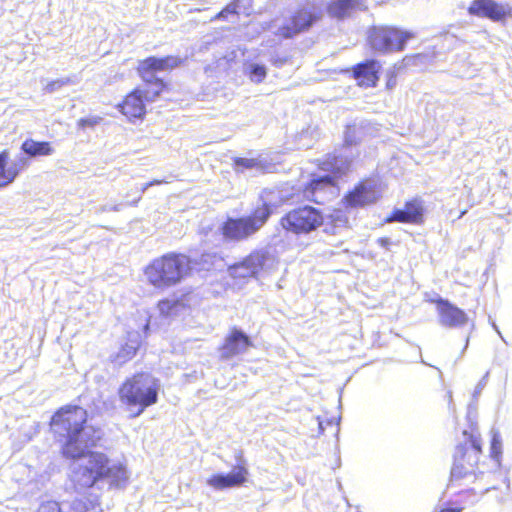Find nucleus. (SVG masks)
<instances>
[{"label":"nucleus","instance_id":"obj_12","mask_svg":"<svg viewBox=\"0 0 512 512\" xmlns=\"http://www.w3.org/2000/svg\"><path fill=\"white\" fill-rule=\"evenodd\" d=\"M320 17V13L312 9L298 8L291 14L289 21L278 28L275 35L280 40L294 38L298 34L308 31Z\"/></svg>","mask_w":512,"mask_h":512},{"label":"nucleus","instance_id":"obj_34","mask_svg":"<svg viewBox=\"0 0 512 512\" xmlns=\"http://www.w3.org/2000/svg\"><path fill=\"white\" fill-rule=\"evenodd\" d=\"M235 167H241L244 169H251L257 165V162L255 159H248V158H242V157H236L233 160Z\"/></svg>","mask_w":512,"mask_h":512},{"label":"nucleus","instance_id":"obj_36","mask_svg":"<svg viewBox=\"0 0 512 512\" xmlns=\"http://www.w3.org/2000/svg\"><path fill=\"white\" fill-rule=\"evenodd\" d=\"M377 243L384 248H388L391 245V240L388 237H382L377 239Z\"/></svg>","mask_w":512,"mask_h":512},{"label":"nucleus","instance_id":"obj_7","mask_svg":"<svg viewBox=\"0 0 512 512\" xmlns=\"http://www.w3.org/2000/svg\"><path fill=\"white\" fill-rule=\"evenodd\" d=\"M415 37L416 33L411 30L394 25H378L368 29L366 45L370 52L385 55L404 51L407 42Z\"/></svg>","mask_w":512,"mask_h":512},{"label":"nucleus","instance_id":"obj_1","mask_svg":"<svg viewBox=\"0 0 512 512\" xmlns=\"http://www.w3.org/2000/svg\"><path fill=\"white\" fill-rule=\"evenodd\" d=\"M88 411L74 404L58 408L52 415L49 426L60 439L61 454L68 459H80L85 449L96 447L103 438L101 428L88 426Z\"/></svg>","mask_w":512,"mask_h":512},{"label":"nucleus","instance_id":"obj_35","mask_svg":"<svg viewBox=\"0 0 512 512\" xmlns=\"http://www.w3.org/2000/svg\"><path fill=\"white\" fill-rule=\"evenodd\" d=\"M80 512H100L99 504L94 502H89L83 506V509Z\"/></svg>","mask_w":512,"mask_h":512},{"label":"nucleus","instance_id":"obj_9","mask_svg":"<svg viewBox=\"0 0 512 512\" xmlns=\"http://www.w3.org/2000/svg\"><path fill=\"white\" fill-rule=\"evenodd\" d=\"M325 223L324 213L311 205H300L288 210L280 219V227L295 236L308 235L319 230Z\"/></svg>","mask_w":512,"mask_h":512},{"label":"nucleus","instance_id":"obj_19","mask_svg":"<svg viewBox=\"0 0 512 512\" xmlns=\"http://www.w3.org/2000/svg\"><path fill=\"white\" fill-rule=\"evenodd\" d=\"M338 182L333 176L312 175L311 179L302 187L301 193L305 200L320 204L321 198L332 188H337Z\"/></svg>","mask_w":512,"mask_h":512},{"label":"nucleus","instance_id":"obj_40","mask_svg":"<svg viewBox=\"0 0 512 512\" xmlns=\"http://www.w3.org/2000/svg\"><path fill=\"white\" fill-rule=\"evenodd\" d=\"M467 492L472 493V494H475V492H474V490H473V489H470V490H468Z\"/></svg>","mask_w":512,"mask_h":512},{"label":"nucleus","instance_id":"obj_18","mask_svg":"<svg viewBox=\"0 0 512 512\" xmlns=\"http://www.w3.org/2000/svg\"><path fill=\"white\" fill-rule=\"evenodd\" d=\"M248 469L245 463H238L231 473L214 474L207 480V484L216 490H224L233 487H240L248 480Z\"/></svg>","mask_w":512,"mask_h":512},{"label":"nucleus","instance_id":"obj_28","mask_svg":"<svg viewBox=\"0 0 512 512\" xmlns=\"http://www.w3.org/2000/svg\"><path fill=\"white\" fill-rule=\"evenodd\" d=\"M238 8L239 0H231L221 11L211 18V21L226 20L229 15H237Z\"/></svg>","mask_w":512,"mask_h":512},{"label":"nucleus","instance_id":"obj_33","mask_svg":"<svg viewBox=\"0 0 512 512\" xmlns=\"http://www.w3.org/2000/svg\"><path fill=\"white\" fill-rule=\"evenodd\" d=\"M36 512H62L60 504L56 501L49 500L43 502L37 509Z\"/></svg>","mask_w":512,"mask_h":512},{"label":"nucleus","instance_id":"obj_29","mask_svg":"<svg viewBox=\"0 0 512 512\" xmlns=\"http://www.w3.org/2000/svg\"><path fill=\"white\" fill-rule=\"evenodd\" d=\"M267 75L266 68L263 65L253 64L249 69V77L252 81L261 83Z\"/></svg>","mask_w":512,"mask_h":512},{"label":"nucleus","instance_id":"obj_11","mask_svg":"<svg viewBox=\"0 0 512 512\" xmlns=\"http://www.w3.org/2000/svg\"><path fill=\"white\" fill-rule=\"evenodd\" d=\"M182 63L183 59L176 55L148 56L138 62L136 73L145 86L150 88V81L164 80L163 78L155 77V74L172 71L182 65Z\"/></svg>","mask_w":512,"mask_h":512},{"label":"nucleus","instance_id":"obj_24","mask_svg":"<svg viewBox=\"0 0 512 512\" xmlns=\"http://www.w3.org/2000/svg\"><path fill=\"white\" fill-rule=\"evenodd\" d=\"M21 149L31 157L47 156L53 153L51 143L48 141L38 142L32 139H27L22 143Z\"/></svg>","mask_w":512,"mask_h":512},{"label":"nucleus","instance_id":"obj_14","mask_svg":"<svg viewBox=\"0 0 512 512\" xmlns=\"http://www.w3.org/2000/svg\"><path fill=\"white\" fill-rule=\"evenodd\" d=\"M467 12L470 16L487 18L493 22H502L511 16V8L495 0H472Z\"/></svg>","mask_w":512,"mask_h":512},{"label":"nucleus","instance_id":"obj_8","mask_svg":"<svg viewBox=\"0 0 512 512\" xmlns=\"http://www.w3.org/2000/svg\"><path fill=\"white\" fill-rule=\"evenodd\" d=\"M149 87L136 86L117 105L119 112L129 121L143 120L146 113V103L154 102L169 90L165 80H152Z\"/></svg>","mask_w":512,"mask_h":512},{"label":"nucleus","instance_id":"obj_30","mask_svg":"<svg viewBox=\"0 0 512 512\" xmlns=\"http://www.w3.org/2000/svg\"><path fill=\"white\" fill-rule=\"evenodd\" d=\"M385 89L388 91L393 90L397 86L398 81V68L394 65L392 68L385 72Z\"/></svg>","mask_w":512,"mask_h":512},{"label":"nucleus","instance_id":"obj_6","mask_svg":"<svg viewBox=\"0 0 512 512\" xmlns=\"http://www.w3.org/2000/svg\"><path fill=\"white\" fill-rule=\"evenodd\" d=\"M273 205L263 202L249 215L241 217H227L220 226V233L225 240L243 241L256 234L273 214Z\"/></svg>","mask_w":512,"mask_h":512},{"label":"nucleus","instance_id":"obj_10","mask_svg":"<svg viewBox=\"0 0 512 512\" xmlns=\"http://www.w3.org/2000/svg\"><path fill=\"white\" fill-rule=\"evenodd\" d=\"M380 198L378 181L373 177H365L343 195L341 205L345 211H350L373 205Z\"/></svg>","mask_w":512,"mask_h":512},{"label":"nucleus","instance_id":"obj_38","mask_svg":"<svg viewBox=\"0 0 512 512\" xmlns=\"http://www.w3.org/2000/svg\"><path fill=\"white\" fill-rule=\"evenodd\" d=\"M160 183H161V181H159V180H155V181H152L150 183H147V184L144 185L143 190H145L147 187H149L151 185L160 184Z\"/></svg>","mask_w":512,"mask_h":512},{"label":"nucleus","instance_id":"obj_39","mask_svg":"<svg viewBox=\"0 0 512 512\" xmlns=\"http://www.w3.org/2000/svg\"><path fill=\"white\" fill-rule=\"evenodd\" d=\"M149 330V321L144 326V332L147 333Z\"/></svg>","mask_w":512,"mask_h":512},{"label":"nucleus","instance_id":"obj_27","mask_svg":"<svg viewBox=\"0 0 512 512\" xmlns=\"http://www.w3.org/2000/svg\"><path fill=\"white\" fill-rule=\"evenodd\" d=\"M502 438L498 431H494L491 436V442H490V456L495 459L496 461H500V458L502 456Z\"/></svg>","mask_w":512,"mask_h":512},{"label":"nucleus","instance_id":"obj_21","mask_svg":"<svg viewBox=\"0 0 512 512\" xmlns=\"http://www.w3.org/2000/svg\"><path fill=\"white\" fill-rule=\"evenodd\" d=\"M142 346V340L138 332L130 331L127 333V341L123 343L118 351L110 358L115 365L122 366L132 360Z\"/></svg>","mask_w":512,"mask_h":512},{"label":"nucleus","instance_id":"obj_26","mask_svg":"<svg viewBox=\"0 0 512 512\" xmlns=\"http://www.w3.org/2000/svg\"><path fill=\"white\" fill-rule=\"evenodd\" d=\"M353 8L352 0H332L327 7L328 14L337 19L347 17Z\"/></svg>","mask_w":512,"mask_h":512},{"label":"nucleus","instance_id":"obj_31","mask_svg":"<svg viewBox=\"0 0 512 512\" xmlns=\"http://www.w3.org/2000/svg\"><path fill=\"white\" fill-rule=\"evenodd\" d=\"M101 122H102V117H100V116H90V117L80 118L77 121V127L79 129L85 130L87 128H94Z\"/></svg>","mask_w":512,"mask_h":512},{"label":"nucleus","instance_id":"obj_16","mask_svg":"<svg viewBox=\"0 0 512 512\" xmlns=\"http://www.w3.org/2000/svg\"><path fill=\"white\" fill-rule=\"evenodd\" d=\"M253 346V342L248 335L240 329L233 327L230 329L224 342L219 347L220 357L229 360L239 354L244 353L248 348Z\"/></svg>","mask_w":512,"mask_h":512},{"label":"nucleus","instance_id":"obj_15","mask_svg":"<svg viewBox=\"0 0 512 512\" xmlns=\"http://www.w3.org/2000/svg\"><path fill=\"white\" fill-rule=\"evenodd\" d=\"M380 71V62L369 58L352 66L351 75L359 87L375 88L380 80Z\"/></svg>","mask_w":512,"mask_h":512},{"label":"nucleus","instance_id":"obj_13","mask_svg":"<svg viewBox=\"0 0 512 512\" xmlns=\"http://www.w3.org/2000/svg\"><path fill=\"white\" fill-rule=\"evenodd\" d=\"M436 306L439 323L446 328H460L468 323V316L464 310L447 299L437 297L428 300Z\"/></svg>","mask_w":512,"mask_h":512},{"label":"nucleus","instance_id":"obj_23","mask_svg":"<svg viewBox=\"0 0 512 512\" xmlns=\"http://www.w3.org/2000/svg\"><path fill=\"white\" fill-rule=\"evenodd\" d=\"M317 168L320 171L326 172L325 176H333L334 181H338V179L346 175L349 169V162L343 161L340 156L334 153H329L322 160L318 161Z\"/></svg>","mask_w":512,"mask_h":512},{"label":"nucleus","instance_id":"obj_5","mask_svg":"<svg viewBox=\"0 0 512 512\" xmlns=\"http://www.w3.org/2000/svg\"><path fill=\"white\" fill-rule=\"evenodd\" d=\"M192 259L183 253L168 252L154 258L145 268L150 285L165 289L179 284L192 273Z\"/></svg>","mask_w":512,"mask_h":512},{"label":"nucleus","instance_id":"obj_37","mask_svg":"<svg viewBox=\"0 0 512 512\" xmlns=\"http://www.w3.org/2000/svg\"><path fill=\"white\" fill-rule=\"evenodd\" d=\"M463 507H444L441 508L438 512H462Z\"/></svg>","mask_w":512,"mask_h":512},{"label":"nucleus","instance_id":"obj_22","mask_svg":"<svg viewBox=\"0 0 512 512\" xmlns=\"http://www.w3.org/2000/svg\"><path fill=\"white\" fill-rule=\"evenodd\" d=\"M24 161L12 162L8 149L0 151V188L11 184L20 174Z\"/></svg>","mask_w":512,"mask_h":512},{"label":"nucleus","instance_id":"obj_32","mask_svg":"<svg viewBox=\"0 0 512 512\" xmlns=\"http://www.w3.org/2000/svg\"><path fill=\"white\" fill-rule=\"evenodd\" d=\"M70 83V80L67 78V79H56V80H52V81H49L43 88V90L46 92V93H53L57 90H59L60 88H62L63 86L67 85Z\"/></svg>","mask_w":512,"mask_h":512},{"label":"nucleus","instance_id":"obj_2","mask_svg":"<svg viewBox=\"0 0 512 512\" xmlns=\"http://www.w3.org/2000/svg\"><path fill=\"white\" fill-rule=\"evenodd\" d=\"M83 457L87 458V464L80 466L75 472V489L92 488L100 481H108L111 486L115 487L126 482L125 465L112 461L107 454L85 449Z\"/></svg>","mask_w":512,"mask_h":512},{"label":"nucleus","instance_id":"obj_17","mask_svg":"<svg viewBox=\"0 0 512 512\" xmlns=\"http://www.w3.org/2000/svg\"><path fill=\"white\" fill-rule=\"evenodd\" d=\"M425 208L422 200L413 198L405 202L403 209H394L386 218V222L422 224Z\"/></svg>","mask_w":512,"mask_h":512},{"label":"nucleus","instance_id":"obj_3","mask_svg":"<svg viewBox=\"0 0 512 512\" xmlns=\"http://www.w3.org/2000/svg\"><path fill=\"white\" fill-rule=\"evenodd\" d=\"M160 384L149 373L140 371L127 377L118 388V396L131 417L140 416L158 402Z\"/></svg>","mask_w":512,"mask_h":512},{"label":"nucleus","instance_id":"obj_4","mask_svg":"<svg viewBox=\"0 0 512 512\" xmlns=\"http://www.w3.org/2000/svg\"><path fill=\"white\" fill-rule=\"evenodd\" d=\"M464 442L455 447L448 485L457 487L461 481L472 477L476 479L479 471L480 458L483 454L482 439L478 429L471 426L463 431Z\"/></svg>","mask_w":512,"mask_h":512},{"label":"nucleus","instance_id":"obj_20","mask_svg":"<svg viewBox=\"0 0 512 512\" xmlns=\"http://www.w3.org/2000/svg\"><path fill=\"white\" fill-rule=\"evenodd\" d=\"M269 259V253L262 249L252 250L241 261L233 264L232 269H244L246 275L249 277H257L258 274L265 268L266 262Z\"/></svg>","mask_w":512,"mask_h":512},{"label":"nucleus","instance_id":"obj_25","mask_svg":"<svg viewBox=\"0 0 512 512\" xmlns=\"http://www.w3.org/2000/svg\"><path fill=\"white\" fill-rule=\"evenodd\" d=\"M157 309L162 316L176 315L181 309L186 308L188 305L184 300V297L169 299L164 298L157 302Z\"/></svg>","mask_w":512,"mask_h":512}]
</instances>
